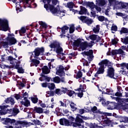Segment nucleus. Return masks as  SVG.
<instances>
[{
	"instance_id": "1",
	"label": "nucleus",
	"mask_w": 128,
	"mask_h": 128,
	"mask_svg": "<svg viewBox=\"0 0 128 128\" xmlns=\"http://www.w3.org/2000/svg\"><path fill=\"white\" fill-rule=\"evenodd\" d=\"M42 2L45 4L44 8L46 10H50L54 16L60 17L66 16V11L60 10V6H57L56 8H54V6L60 2L58 0H42Z\"/></svg>"
},
{
	"instance_id": "2",
	"label": "nucleus",
	"mask_w": 128,
	"mask_h": 128,
	"mask_svg": "<svg viewBox=\"0 0 128 128\" xmlns=\"http://www.w3.org/2000/svg\"><path fill=\"white\" fill-rule=\"evenodd\" d=\"M10 2L11 0H8ZM13 2H16V8L17 12H22V4L24 6V8H36V4L34 3V1L32 2V0H24L22 1L20 0H12Z\"/></svg>"
},
{
	"instance_id": "3",
	"label": "nucleus",
	"mask_w": 128,
	"mask_h": 128,
	"mask_svg": "<svg viewBox=\"0 0 128 128\" xmlns=\"http://www.w3.org/2000/svg\"><path fill=\"white\" fill-rule=\"evenodd\" d=\"M44 52V48H37L34 52H31L30 60H31L30 66H38L40 64V60H36L38 58L40 54H42Z\"/></svg>"
},
{
	"instance_id": "4",
	"label": "nucleus",
	"mask_w": 128,
	"mask_h": 128,
	"mask_svg": "<svg viewBox=\"0 0 128 128\" xmlns=\"http://www.w3.org/2000/svg\"><path fill=\"white\" fill-rule=\"evenodd\" d=\"M49 46L50 48H54V51L56 52L58 54H62V56H64V54L62 53L64 50L60 46V44L59 42L56 41L54 42L53 43H52Z\"/></svg>"
},
{
	"instance_id": "5",
	"label": "nucleus",
	"mask_w": 128,
	"mask_h": 128,
	"mask_svg": "<svg viewBox=\"0 0 128 128\" xmlns=\"http://www.w3.org/2000/svg\"><path fill=\"white\" fill-rule=\"evenodd\" d=\"M78 118H82V120H88V117L86 116H82V115H80V114H78V116L76 117V122H73L72 124L73 126H74V128H76V126H78L80 128H84V122L82 121V120Z\"/></svg>"
},
{
	"instance_id": "6",
	"label": "nucleus",
	"mask_w": 128,
	"mask_h": 128,
	"mask_svg": "<svg viewBox=\"0 0 128 128\" xmlns=\"http://www.w3.org/2000/svg\"><path fill=\"white\" fill-rule=\"evenodd\" d=\"M110 64V62L107 60H102L100 63H99V66L100 67L99 68L98 70L96 73L94 74V76H98L99 74H102L104 72V68L108 66Z\"/></svg>"
},
{
	"instance_id": "7",
	"label": "nucleus",
	"mask_w": 128,
	"mask_h": 128,
	"mask_svg": "<svg viewBox=\"0 0 128 128\" xmlns=\"http://www.w3.org/2000/svg\"><path fill=\"white\" fill-rule=\"evenodd\" d=\"M106 76L114 80H116L118 76L116 74H114V68H112V64H110V66H108Z\"/></svg>"
},
{
	"instance_id": "8",
	"label": "nucleus",
	"mask_w": 128,
	"mask_h": 128,
	"mask_svg": "<svg viewBox=\"0 0 128 128\" xmlns=\"http://www.w3.org/2000/svg\"><path fill=\"white\" fill-rule=\"evenodd\" d=\"M0 28L1 30L6 32L8 30V22L6 19H0Z\"/></svg>"
},
{
	"instance_id": "9",
	"label": "nucleus",
	"mask_w": 128,
	"mask_h": 128,
	"mask_svg": "<svg viewBox=\"0 0 128 128\" xmlns=\"http://www.w3.org/2000/svg\"><path fill=\"white\" fill-rule=\"evenodd\" d=\"M8 36L6 40H8V46L16 44V39L14 38V34H10L8 33Z\"/></svg>"
},
{
	"instance_id": "10",
	"label": "nucleus",
	"mask_w": 128,
	"mask_h": 128,
	"mask_svg": "<svg viewBox=\"0 0 128 128\" xmlns=\"http://www.w3.org/2000/svg\"><path fill=\"white\" fill-rule=\"evenodd\" d=\"M82 54L84 56H87V58L89 61H92V60H94V50H90L88 52H82Z\"/></svg>"
},
{
	"instance_id": "11",
	"label": "nucleus",
	"mask_w": 128,
	"mask_h": 128,
	"mask_svg": "<svg viewBox=\"0 0 128 128\" xmlns=\"http://www.w3.org/2000/svg\"><path fill=\"white\" fill-rule=\"evenodd\" d=\"M92 46V44L88 43L86 42H82L80 44V48H81L82 50H86V48H90Z\"/></svg>"
},
{
	"instance_id": "12",
	"label": "nucleus",
	"mask_w": 128,
	"mask_h": 128,
	"mask_svg": "<svg viewBox=\"0 0 128 128\" xmlns=\"http://www.w3.org/2000/svg\"><path fill=\"white\" fill-rule=\"evenodd\" d=\"M64 68L62 66H60L58 68H57V71L56 72V74L58 76H64Z\"/></svg>"
},
{
	"instance_id": "13",
	"label": "nucleus",
	"mask_w": 128,
	"mask_h": 128,
	"mask_svg": "<svg viewBox=\"0 0 128 128\" xmlns=\"http://www.w3.org/2000/svg\"><path fill=\"white\" fill-rule=\"evenodd\" d=\"M122 8L128 10V3L122 2H118V6L116 8V10H122Z\"/></svg>"
},
{
	"instance_id": "14",
	"label": "nucleus",
	"mask_w": 128,
	"mask_h": 128,
	"mask_svg": "<svg viewBox=\"0 0 128 128\" xmlns=\"http://www.w3.org/2000/svg\"><path fill=\"white\" fill-rule=\"evenodd\" d=\"M17 124L22 126V128H28V126H30L32 124L30 122H28L26 121L18 120V122H17Z\"/></svg>"
},
{
	"instance_id": "15",
	"label": "nucleus",
	"mask_w": 128,
	"mask_h": 128,
	"mask_svg": "<svg viewBox=\"0 0 128 128\" xmlns=\"http://www.w3.org/2000/svg\"><path fill=\"white\" fill-rule=\"evenodd\" d=\"M52 82H55V84H60V82H66L64 78H60L58 76H55L53 78L52 80H51Z\"/></svg>"
},
{
	"instance_id": "16",
	"label": "nucleus",
	"mask_w": 128,
	"mask_h": 128,
	"mask_svg": "<svg viewBox=\"0 0 128 128\" xmlns=\"http://www.w3.org/2000/svg\"><path fill=\"white\" fill-rule=\"evenodd\" d=\"M110 6H114V10L116 9L118 5L119 2L116 0H108Z\"/></svg>"
},
{
	"instance_id": "17",
	"label": "nucleus",
	"mask_w": 128,
	"mask_h": 128,
	"mask_svg": "<svg viewBox=\"0 0 128 128\" xmlns=\"http://www.w3.org/2000/svg\"><path fill=\"white\" fill-rule=\"evenodd\" d=\"M100 114H102L100 116V120H104V118H106V116H112V113H108V112H98Z\"/></svg>"
},
{
	"instance_id": "18",
	"label": "nucleus",
	"mask_w": 128,
	"mask_h": 128,
	"mask_svg": "<svg viewBox=\"0 0 128 128\" xmlns=\"http://www.w3.org/2000/svg\"><path fill=\"white\" fill-rule=\"evenodd\" d=\"M8 106H0V116H4L5 114H6L8 112L6 111H4V110H6V108H8Z\"/></svg>"
},
{
	"instance_id": "19",
	"label": "nucleus",
	"mask_w": 128,
	"mask_h": 128,
	"mask_svg": "<svg viewBox=\"0 0 128 128\" xmlns=\"http://www.w3.org/2000/svg\"><path fill=\"white\" fill-rule=\"evenodd\" d=\"M80 10L78 11L79 14H87L88 16H90V13L88 12V10L86 8L83 6H80Z\"/></svg>"
},
{
	"instance_id": "20",
	"label": "nucleus",
	"mask_w": 128,
	"mask_h": 128,
	"mask_svg": "<svg viewBox=\"0 0 128 128\" xmlns=\"http://www.w3.org/2000/svg\"><path fill=\"white\" fill-rule=\"evenodd\" d=\"M12 68H16V70H18V72L19 74H24V72L22 68L20 67L19 64H16V65H13Z\"/></svg>"
},
{
	"instance_id": "21",
	"label": "nucleus",
	"mask_w": 128,
	"mask_h": 128,
	"mask_svg": "<svg viewBox=\"0 0 128 128\" xmlns=\"http://www.w3.org/2000/svg\"><path fill=\"white\" fill-rule=\"evenodd\" d=\"M96 6H104L106 4V0H96Z\"/></svg>"
},
{
	"instance_id": "22",
	"label": "nucleus",
	"mask_w": 128,
	"mask_h": 128,
	"mask_svg": "<svg viewBox=\"0 0 128 128\" xmlns=\"http://www.w3.org/2000/svg\"><path fill=\"white\" fill-rule=\"evenodd\" d=\"M20 104L23 106H30V100H28V98L26 97L24 98V101H21Z\"/></svg>"
},
{
	"instance_id": "23",
	"label": "nucleus",
	"mask_w": 128,
	"mask_h": 128,
	"mask_svg": "<svg viewBox=\"0 0 128 128\" xmlns=\"http://www.w3.org/2000/svg\"><path fill=\"white\" fill-rule=\"evenodd\" d=\"M89 38L92 40H96V42H98L100 40V37L98 35L92 34L89 36Z\"/></svg>"
},
{
	"instance_id": "24",
	"label": "nucleus",
	"mask_w": 128,
	"mask_h": 128,
	"mask_svg": "<svg viewBox=\"0 0 128 128\" xmlns=\"http://www.w3.org/2000/svg\"><path fill=\"white\" fill-rule=\"evenodd\" d=\"M5 102L6 104H11V106L14 104V103L16 102H14V98H8L5 100Z\"/></svg>"
},
{
	"instance_id": "25",
	"label": "nucleus",
	"mask_w": 128,
	"mask_h": 128,
	"mask_svg": "<svg viewBox=\"0 0 128 128\" xmlns=\"http://www.w3.org/2000/svg\"><path fill=\"white\" fill-rule=\"evenodd\" d=\"M80 44H82V40L81 39H78L76 40L73 42L74 46H77V48L80 47Z\"/></svg>"
},
{
	"instance_id": "26",
	"label": "nucleus",
	"mask_w": 128,
	"mask_h": 128,
	"mask_svg": "<svg viewBox=\"0 0 128 128\" xmlns=\"http://www.w3.org/2000/svg\"><path fill=\"white\" fill-rule=\"evenodd\" d=\"M42 72L43 74H50V69L48 66H44L42 68Z\"/></svg>"
},
{
	"instance_id": "27",
	"label": "nucleus",
	"mask_w": 128,
	"mask_h": 128,
	"mask_svg": "<svg viewBox=\"0 0 128 128\" xmlns=\"http://www.w3.org/2000/svg\"><path fill=\"white\" fill-rule=\"evenodd\" d=\"M48 88L50 90H54L56 88V84L54 83H48Z\"/></svg>"
},
{
	"instance_id": "28",
	"label": "nucleus",
	"mask_w": 128,
	"mask_h": 128,
	"mask_svg": "<svg viewBox=\"0 0 128 128\" xmlns=\"http://www.w3.org/2000/svg\"><path fill=\"white\" fill-rule=\"evenodd\" d=\"M118 54L120 55V56L121 58H124V56H126V52H124V50H122V48H120L118 50Z\"/></svg>"
},
{
	"instance_id": "29",
	"label": "nucleus",
	"mask_w": 128,
	"mask_h": 128,
	"mask_svg": "<svg viewBox=\"0 0 128 128\" xmlns=\"http://www.w3.org/2000/svg\"><path fill=\"white\" fill-rule=\"evenodd\" d=\"M100 25H96L93 28V32L94 34H98L100 32Z\"/></svg>"
},
{
	"instance_id": "30",
	"label": "nucleus",
	"mask_w": 128,
	"mask_h": 128,
	"mask_svg": "<svg viewBox=\"0 0 128 128\" xmlns=\"http://www.w3.org/2000/svg\"><path fill=\"white\" fill-rule=\"evenodd\" d=\"M70 106L72 109V110L74 112V110H76V105L74 104L72 102H70Z\"/></svg>"
},
{
	"instance_id": "31",
	"label": "nucleus",
	"mask_w": 128,
	"mask_h": 128,
	"mask_svg": "<svg viewBox=\"0 0 128 128\" xmlns=\"http://www.w3.org/2000/svg\"><path fill=\"white\" fill-rule=\"evenodd\" d=\"M86 86L85 84H84V85L80 84V88L78 89H77V90H78V92H84V90H86Z\"/></svg>"
},
{
	"instance_id": "32",
	"label": "nucleus",
	"mask_w": 128,
	"mask_h": 128,
	"mask_svg": "<svg viewBox=\"0 0 128 128\" xmlns=\"http://www.w3.org/2000/svg\"><path fill=\"white\" fill-rule=\"evenodd\" d=\"M74 2H68L67 3L66 5L65 6L66 8H74Z\"/></svg>"
},
{
	"instance_id": "33",
	"label": "nucleus",
	"mask_w": 128,
	"mask_h": 128,
	"mask_svg": "<svg viewBox=\"0 0 128 128\" xmlns=\"http://www.w3.org/2000/svg\"><path fill=\"white\" fill-rule=\"evenodd\" d=\"M54 96V92L53 91H47L46 92V96L48 98V96Z\"/></svg>"
},
{
	"instance_id": "34",
	"label": "nucleus",
	"mask_w": 128,
	"mask_h": 128,
	"mask_svg": "<svg viewBox=\"0 0 128 128\" xmlns=\"http://www.w3.org/2000/svg\"><path fill=\"white\" fill-rule=\"evenodd\" d=\"M18 112H20L18 109L16 108H14L12 109V116H16V114H18Z\"/></svg>"
},
{
	"instance_id": "35",
	"label": "nucleus",
	"mask_w": 128,
	"mask_h": 128,
	"mask_svg": "<svg viewBox=\"0 0 128 128\" xmlns=\"http://www.w3.org/2000/svg\"><path fill=\"white\" fill-rule=\"evenodd\" d=\"M68 28H69L68 26H63L62 28H61L62 32L63 34H66V32L68 30Z\"/></svg>"
},
{
	"instance_id": "36",
	"label": "nucleus",
	"mask_w": 128,
	"mask_h": 128,
	"mask_svg": "<svg viewBox=\"0 0 128 128\" xmlns=\"http://www.w3.org/2000/svg\"><path fill=\"white\" fill-rule=\"evenodd\" d=\"M2 120L3 121L2 123L3 124H10V118H2Z\"/></svg>"
},
{
	"instance_id": "37",
	"label": "nucleus",
	"mask_w": 128,
	"mask_h": 128,
	"mask_svg": "<svg viewBox=\"0 0 128 128\" xmlns=\"http://www.w3.org/2000/svg\"><path fill=\"white\" fill-rule=\"evenodd\" d=\"M34 110L37 114H42V112H44V110L42 108H36Z\"/></svg>"
},
{
	"instance_id": "38",
	"label": "nucleus",
	"mask_w": 128,
	"mask_h": 128,
	"mask_svg": "<svg viewBox=\"0 0 128 128\" xmlns=\"http://www.w3.org/2000/svg\"><path fill=\"white\" fill-rule=\"evenodd\" d=\"M54 92H55L56 94H57V96H61V94H62V90L60 88L56 89L54 90Z\"/></svg>"
},
{
	"instance_id": "39",
	"label": "nucleus",
	"mask_w": 128,
	"mask_h": 128,
	"mask_svg": "<svg viewBox=\"0 0 128 128\" xmlns=\"http://www.w3.org/2000/svg\"><path fill=\"white\" fill-rule=\"evenodd\" d=\"M102 120V122H104V123L105 124H110V120L107 118H104V120Z\"/></svg>"
},
{
	"instance_id": "40",
	"label": "nucleus",
	"mask_w": 128,
	"mask_h": 128,
	"mask_svg": "<svg viewBox=\"0 0 128 128\" xmlns=\"http://www.w3.org/2000/svg\"><path fill=\"white\" fill-rule=\"evenodd\" d=\"M87 5L88 6H89V8H90L91 9H94V8L96 5L94 4L92 2H88L87 4Z\"/></svg>"
},
{
	"instance_id": "41",
	"label": "nucleus",
	"mask_w": 128,
	"mask_h": 128,
	"mask_svg": "<svg viewBox=\"0 0 128 128\" xmlns=\"http://www.w3.org/2000/svg\"><path fill=\"white\" fill-rule=\"evenodd\" d=\"M18 122V120H16L14 119L10 118V124H14L15 126H18V124H17Z\"/></svg>"
},
{
	"instance_id": "42",
	"label": "nucleus",
	"mask_w": 128,
	"mask_h": 128,
	"mask_svg": "<svg viewBox=\"0 0 128 128\" xmlns=\"http://www.w3.org/2000/svg\"><path fill=\"white\" fill-rule=\"evenodd\" d=\"M1 58L2 62H6V60H10V57L8 58L6 56H1Z\"/></svg>"
},
{
	"instance_id": "43",
	"label": "nucleus",
	"mask_w": 128,
	"mask_h": 128,
	"mask_svg": "<svg viewBox=\"0 0 128 128\" xmlns=\"http://www.w3.org/2000/svg\"><path fill=\"white\" fill-rule=\"evenodd\" d=\"M121 40L124 44H128V37H126L124 38H122Z\"/></svg>"
},
{
	"instance_id": "44",
	"label": "nucleus",
	"mask_w": 128,
	"mask_h": 128,
	"mask_svg": "<svg viewBox=\"0 0 128 128\" xmlns=\"http://www.w3.org/2000/svg\"><path fill=\"white\" fill-rule=\"evenodd\" d=\"M98 20H100V22H104V20H108V19L104 16H99L98 17Z\"/></svg>"
},
{
	"instance_id": "45",
	"label": "nucleus",
	"mask_w": 128,
	"mask_h": 128,
	"mask_svg": "<svg viewBox=\"0 0 128 128\" xmlns=\"http://www.w3.org/2000/svg\"><path fill=\"white\" fill-rule=\"evenodd\" d=\"M39 24H40V26H42V28H48V26L46 25V24L43 22H40Z\"/></svg>"
},
{
	"instance_id": "46",
	"label": "nucleus",
	"mask_w": 128,
	"mask_h": 128,
	"mask_svg": "<svg viewBox=\"0 0 128 128\" xmlns=\"http://www.w3.org/2000/svg\"><path fill=\"white\" fill-rule=\"evenodd\" d=\"M0 66L1 68H3L4 70H6V68H11L10 66L6 65L4 64L0 65Z\"/></svg>"
},
{
	"instance_id": "47",
	"label": "nucleus",
	"mask_w": 128,
	"mask_h": 128,
	"mask_svg": "<svg viewBox=\"0 0 128 128\" xmlns=\"http://www.w3.org/2000/svg\"><path fill=\"white\" fill-rule=\"evenodd\" d=\"M82 72H78L76 74V75H74V77L76 78H82Z\"/></svg>"
},
{
	"instance_id": "48",
	"label": "nucleus",
	"mask_w": 128,
	"mask_h": 128,
	"mask_svg": "<svg viewBox=\"0 0 128 128\" xmlns=\"http://www.w3.org/2000/svg\"><path fill=\"white\" fill-rule=\"evenodd\" d=\"M26 28L23 27L21 28L20 30L19 31V34L20 36H22V34H26Z\"/></svg>"
},
{
	"instance_id": "49",
	"label": "nucleus",
	"mask_w": 128,
	"mask_h": 128,
	"mask_svg": "<svg viewBox=\"0 0 128 128\" xmlns=\"http://www.w3.org/2000/svg\"><path fill=\"white\" fill-rule=\"evenodd\" d=\"M122 120L120 121V122H128V117H122Z\"/></svg>"
},
{
	"instance_id": "50",
	"label": "nucleus",
	"mask_w": 128,
	"mask_h": 128,
	"mask_svg": "<svg viewBox=\"0 0 128 128\" xmlns=\"http://www.w3.org/2000/svg\"><path fill=\"white\" fill-rule=\"evenodd\" d=\"M78 18H79V20H82V22H86L88 18L84 16H81L80 17H78Z\"/></svg>"
},
{
	"instance_id": "51",
	"label": "nucleus",
	"mask_w": 128,
	"mask_h": 128,
	"mask_svg": "<svg viewBox=\"0 0 128 128\" xmlns=\"http://www.w3.org/2000/svg\"><path fill=\"white\" fill-rule=\"evenodd\" d=\"M31 100L34 104H36L38 102V98L36 97H32Z\"/></svg>"
},
{
	"instance_id": "52",
	"label": "nucleus",
	"mask_w": 128,
	"mask_h": 128,
	"mask_svg": "<svg viewBox=\"0 0 128 128\" xmlns=\"http://www.w3.org/2000/svg\"><path fill=\"white\" fill-rule=\"evenodd\" d=\"M110 9H111V8L110 7H108L107 8V9L105 11L106 16H110V14H108V12H110Z\"/></svg>"
},
{
	"instance_id": "53",
	"label": "nucleus",
	"mask_w": 128,
	"mask_h": 128,
	"mask_svg": "<svg viewBox=\"0 0 128 128\" xmlns=\"http://www.w3.org/2000/svg\"><path fill=\"white\" fill-rule=\"evenodd\" d=\"M124 102H128V98L120 99V104H124Z\"/></svg>"
},
{
	"instance_id": "54",
	"label": "nucleus",
	"mask_w": 128,
	"mask_h": 128,
	"mask_svg": "<svg viewBox=\"0 0 128 128\" xmlns=\"http://www.w3.org/2000/svg\"><path fill=\"white\" fill-rule=\"evenodd\" d=\"M112 56H115V54H118V50H112L111 52Z\"/></svg>"
},
{
	"instance_id": "55",
	"label": "nucleus",
	"mask_w": 128,
	"mask_h": 128,
	"mask_svg": "<svg viewBox=\"0 0 128 128\" xmlns=\"http://www.w3.org/2000/svg\"><path fill=\"white\" fill-rule=\"evenodd\" d=\"M46 76L44 75L41 74V77L39 78V80L40 82H44L46 80Z\"/></svg>"
},
{
	"instance_id": "56",
	"label": "nucleus",
	"mask_w": 128,
	"mask_h": 128,
	"mask_svg": "<svg viewBox=\"0 0 128 128\" xmlns=\"http://www.w3.org/2000/svg\"><path fill=\"white\" fill-rule=\"evenodd\" d=\"M74 32V26L72 25L70 28V33L72 34Z\"/></svg>"
},
{
	"instance_id": "57",
	"label": "nucleus",
	"mask_w": 128,
	"mask_h": 128,
	"mask_svg": "<svg viewBox=\"0 0 128 128\" xmlns=\"http://www.w3.org/2000/svg\"><path fill=\"white\" fill-rule=\"evenodd\" d=\"M61 91L62 92V94H66L68 92V90L66 88H62Z\"/></svg>"
},
{
	"instance_id": "58",
	"label": "nucleus",
	"mask_w": 128,
	"mask_h": 128,
	"mask_svg": "<svg viewBox=\"0 0 128 128\" xmlns=\"http://www.w3.org/2000/svg\"><path fill=\"white\" fill-rule=\"evenodd\" d=\"M8 40V38H6V36L0 34V40Z\"/></svg>"
},
{
	"instance_id": "59",
	"label": "nucleus",
	"mask_w": 128,
	"mask_h": 128,
	"mask_svg": "<svg viewBox=\"0 0 128 128\" xmlns=\"http://www.w3.org/2000/svg\"><path fill=\"white\" fill-rule=\"evenodd\" d=\"M111 98L112 100H115L116 102H120V98H118V97H114V96H111Z\"/></svg>"
},
{
	"instance_id": "60",
	"label": "nucleus",
	"mask_w": 128,
	"mask_h": 128,
	"mask_svg": "<svg viewBox=\"0 0 128 128\" xmlns=\"http://www.w3.org/2000/svg\"><path fill=\"white\" fill-rule=\"evenodd\" d=\"M110 107H108V110H114V103H110L109 104Z\"/></svg>"
},
{
	"instance_id": "61",
	"label": "nucleus",
	"mask_w": 128,
	"mask_h": 128,
	"mask_svg": "<svg viewBox=\"0 0 128 128\" xmlns=\"http://www.w3.org/2000/svg\"><path fill=\"white\" fill-rule=\"evenodd\" d=\"M103 127L100 126L98 125V124H94L92 126L91 128H102Z\"/></svg>"
},
{
	"instance_id": "62",
	"label": "nucleus",
	"mask_w": 128,
	"mask_h": 128,
	"mask_svg": "<svg viewBox=\"0 0 128 128\" xmlns=\"http://www.w3.org/2000/svg\"><path fill=\"white\" fill-rule=\"evenodd\" d=\"M86 22L88 24H92V19L87 18Z\"/></svg>"
},
{
	"instance_id": "63",
	"label": "nucleus",
	"mask_w": 128,
	"mask_h": 128,
	"mask_svg": "<svg viewBox=\"0 0 128 128\" xmlns=\"http://www.w3.org/2000/svg\"><path fill=\"white\" fill-rule=\"evenodd\" d=\"M121 30L122 32H124V34H128V29L127 28H122Z\"/></svg>"
},
{
	"instance_id": "64",
	"label": "nucleus",
	"mask_w": 128,
	"mask_h": 128,
	"mask_svg": "<svg viewBox=\"0 0 128 128\" xmlns=\"http://www.w3.org/2000/svg\"><path fill=\"white\" fill-rule=\"evenodd\" d=\"M106 94H112V89H106Z\"/></svg>"
}]
</instances>
